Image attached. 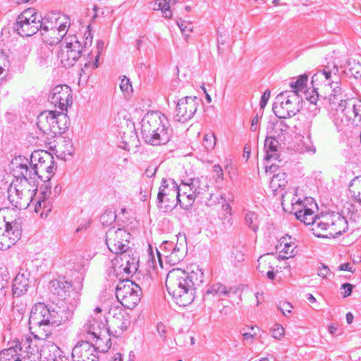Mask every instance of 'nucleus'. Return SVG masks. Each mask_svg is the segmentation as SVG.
<instances>
[{
  "label": "nucleus",
  "instance_id": "obj_1",
  "mask_svg": "<svg viewBox=\"0 0 361 361\" xmlns=\"http://www.w3.org/2000/svg\"><path fill=\"white\" fill-rule=\"evenodd\" d=\"M338 80V68L335 64L325 66L312 75V85L314 94L308 98L311 103L309 108H313L314 111L312 116L317 115V102L323 99L329 102L331 109L336 111L338 116L341 118V122L346 125L350 122L355 126L361 125V100L348 97Z\"/></svg>",
  "mask_w": 361,
  "mask_h": 361
},
{
  "label": "nucleus",
  "instance_id": "obj_2",
  "mask_svg": "<svg viewBox=\"0 0 361 361\" xmlns=\"http://www.w3.org/2000/svg\"><path fill=\"white\" fill-rule=\"evenodd\" d=\"M75 304L67 302H63L61 305L36 303L32 307L29 318L30 329L34 331L32 334L35 338L44 340L51 334L52 326L70 321L73 318Z\"/></svg>",
  "mask_w": 361,
  "mask_h": 361
},
{
  "label": "nucleus",
  "instance_id": "obj_3",
  "mask_svg": "<svg viewBox=\"0 0 361 361\" xmlns=\"http://www.w3.org/2000/svg\"><path fill=\"white\" fill-rule=\"evenodd\" d=\"M202 269L186 272L181 269H173L166 279V287L176 304L185 307L195 298V290L203 282Z\"/></svg>",
  "mask_w": 361,
  "mask_h": 361
},
{
  "label": "nucleus",
  "instance_id": "obj_4",
  "mask_svg": "<svg viewBox=\"0 0 361 361\" xmlns=\"http://www.w3.org/2000/svg\"><path fill=\"white\" fill-rule=\"evenodd\" d=\"M298 220L306 225H312L314 234L319 238H335L348 229V221L345 218L334 212L317 216L312 209L304 207L303 212H299Z\"/></svg>",
  "mask_w": 361,
  "mask_h": 361
},
{
  "label": "nucleus",
  "instance_id": "obj_5",
  "mask_svg": "<svg viewBox=\"0 0 361 361\" xmlns=\"http://www.w3.org/2000/svg\"><path fill=\"white\" fill-rule=\"evenodd\" d=\"M83 56L86 61L80 69V76L89 75L90 72L98 68L99 51L95 56L92 52H86L82 47V42L75 35H68L64 41L61 42V50L58 54V59L64 67L73 66L78 59Z\"/></svg>",
  "mask_w": 361,
  "mask_h": 361
},
{
  "label": "nucleus",
  "instance_id": "obj_6",
  "mask_svg": "<svg viewBox=\"0 0 361 361\" xmlns=\"http://www.w3.org/2000/svg\"><path fill=\"white\" fill-rule=\"evenodd\" d=\"M167 119L157 112L147 114L141 121V135L145 142L157 146L166 144L171 137Z\"/></svg>",
  "mask_w": 361,
  "mask_h": 361
},
{
  "label": "nucleus",
  "instance_id": "obj_7",
  "mask_svg": "<svg viewBox=\"0 0 361 361\" xmlns=\"http://www.w3.org/2000/svg\"><path fill=\"white\" fill-rule=\"evenodd\" d=\"M13 171L16 180H13L8 188V199L10 203L19 209L28 206L30 197V179L27 178V169L25 165H13Z\"/></svg>",
  "mask_w": 361,
  "mask_h": 361
},
{
  "label": "nucleus",
  "instance_id": "obj_8",
  "mask_svg": "<svg viewBox=\"0 0 361 361\" xmlns=\"http://www.w3.org/2000/svg\"><path fill=\"white\" fill-rule=\"evenodd\" d=\"M38 128L44 133H52L55 135L66 132L70 122L66 114L54 111H44L37 117Z\"/></svg>",
  "mask_w": 361,
  "mask_h": 361
},
{
  "label": "nucleus",
  "instance_id": "obj_9",
  "mask_svg": "<svg viewBox=\"0 0 361 361\" xmlns=\"http://www.w3.org/2000/svg\"><path fill=\"white\" fill-rule=\"evenodd\" d=\"M44 18L35 8L24 10L13 25L14 30L22 37H30L41 30Z\"/></svg>",
  "mask_w": 361,
  "mask_h": 361
},
{
  "label": "nucleus",
  "instance_id": "obj_10",
  "mask_svg": "<svg viewBox=\"0 0 361 361\" xmlns=\"http://www.w3.org/2000/svg\"><path fill=\"white\" fill-rule=\"evenodd\" d=\"M301 102L302 99L295 92H281L275 98L272 109L279 118H290L300 111Z\"/></svg>",
  "mask_w": 361,
  "mask_h": 361
},
{
  "label": "nucleus",
  "instance_id": "obj_11",
  "mask_svg": "<svg viewBox=\"0 0 361 361\" xmlns=\"http://www.w3.org/2000/svg\"><path fill=\"white\" fill-rule=\"evenodd\" d=\"M60 18L56 19L55 22L50 20L49 18L44 17L41 28V34L43 41L50 45H55L61 41H64L67 37L68 28L70 26V20L64 17L59 23Z\"/></svg>",
  "mask_w": 361,
  "mask_h": 361
},
{
  "label": "nucleus",
  "instance_id": "obj_12",
  "mask_svg": "<svg viewBox=\"0 0 361 361\" xmlns=\"http://www.w3.org/2000/svg\"><path fill=\"white\" fill-rule=\"evenodd\" d=\"M183 181V191H187L188 188L191 192L185 195V204H181V207L185 210L189 209L193 204L195 199H210L211 194L208 192L209 181L207 177L200 176L190 178L188 181Z\"/></svg>",
  "mask_w": 361,
  "mask_h": 361
},
{
  "label": "nucleus",
  "instance_id": "obj_13",
  "mask_svg": "<svg viewBox=\"0 0 361 361\" xmlns=\"http://www.w3.org/2000/svg\"><path fill=\"white\" fill-rule=\"evenodd\" d=\"M141 288L129 279L120 281L116 288V296L121 305L128 308L133 309L141 299Z\"/></svg>",
  "mask_w": 361,
  "mask_h": 361
},
{
  "label": "nucleus",
  "instance_id": "obj_14",
  "mask_svg": "<svg viewBox=\"0 0 361 361\" xmlns=\"http://www.w3.org/2000/svg\"><path fill=\"white\" fill-rule=\"evenodd\" d=\"M130 233L123 228L111 227L106 232V244L109 250L117 255L129 250Z\"/></svg>",
  "mask_w": 361,
  "mask_h": 361
},
{
  "label": "nucleus",
  "instance_id": "obj_15",
  "mask_svg": "<svg viewBox=\"0 0 361 361\" xmlns=\"http://www.w3.org/2000/svg\"><path fill=\"white\" fill-rule=\"evenodd\" d=\"M114 272L116 275L122 274V276H126V279L135 274L138 269L139 259L137 255L131 250H128L125 252L119 253L115 259Z\"/></svg>",
  "mask_w": 361,
  "mask_h": 361
},
{
  "label": "nucleus",
  "instance_id": "obj_16",
  "mask_svg": "<svg viewBox=\"0 0 361 361\" xmlns=\"http://www.w3.org/2000/svg\"><path fill=\"white\" fill-rule=\"evenodd\" d=\"M28 164H30V162L27 159H23L20 157H19L18 159H16L15 161L12 162L13 165H25L28 171L27 178L30 180H34L36 176H37L40 180L45 178L47 180H50L56 170V166L54 159L52 163L50 162L47 164L44 162L43 164H34V166L31 167H29Z\"/></svg>",
  "mask_w": 361,
  "mask_h": 361
},
{
  "label": "nucleus",
  "instance_id": "obj_17",
  "mask_svg": "<svg viewBox=\"0 0 361 361\" xmlns=\"http://www.w3.org/2000/svg\"><path fill=\"white\" fill-rule=\"evenodd\" d=\"M49 290L51 293L58 297L63 302L69 304L76 303L77 293L71 282L63 279H54L49 283Z\"/></svg>",
  "mask_w": 361,
  "mask_h": 361
},
{
  "label": "nucleus",
  "instance_id": "obj_18",
  "mask_svg": "<svg viewBox=\"0 0 361 361\" xmlns=\"http://www.w3.org/2000/svg\"><path fill=\"white\" fill-rule=\"evenodd\" d=\"M23 220L17 218L5 224L4 232L0 233V250H7L21 237Z\"/></svg>",
  "mask_w": 361,
  "mask_h": 361
},
{
  "label": "nucleus",
  "instance_id": "obj_19",
  "mask_svg": "<svg viewBox=\"0 0 361 361\" xmlns=\"http://www.w3.org/2000/svg\"><path fill=\"white\" fill-rule=\"evenodd\" d=\"M197 97L185 96L176 102L174 118L176 121L185 123L190 120L197 111L198 106Z\"/></svg>",
  "mask_w": 361,
  "mask_h": 361
},
{
  "label": "nucleus",
  "instance_id": "obj_20",
  "mask_svg": "<svg viewBox=\"0 0 361 361\" xmlns=\"http://www.w3.org/2000/svg\"><path fill=\"white\" fill-rule=\"evenodd\" d=\"M49 100L55 107L66 111L73 102L72 90L67 85H56L51 90Z\"/></svg>",
  "mask_w": 361,
  "mask_h": 361
},
{
  "label": "nucleus",
  "instance_id": "obj_21",
  "mask_svg": "<svg viewBox=\"0 0 361 361\" xmlns=\"http://www.w3.org/2000/svg\"><path fill=\"white\" fill-rule=\"evenodd\" d=\"M94 345L90 341H81L72 350V359L73 361H97L98 356Z\"/></svg>",
  "mask_w": 361,
  "mask_h": 361
},
{
  "label": "nucleus",
  "instance_id": "obj_22",
  "mask_svg": "<svg viewBox=\"0 0 361 361\" xmlns=\"http://www.w3.org/2000/svg\"><path fill=\"white\" fill-rule=\"evenodd\" d=\"M99 319V317H92L84 325L85 330L92 339L97 340L104 336L105 334L110 336V330L106 327L107 320L103 319L98 321Z\"/></svg>",
  "mask_w": 361,
  "mask_h": 361
},
{
  "label": "nucleus",
  "instance_id": "obj_23",
  "mask_svg": "<svg viewBox=\"0 0 361 361\" xmlns=\"http://www.w3.org/2000/svg\"><path fill=\"white\" fill-rule=\"evenodd\" d=\"M30 272L27 269L20 268L13 281L12 293L13 298H18L27 293L30 283Z\"/></svg>",
  "mask_w": 361,
  "mask_h": 361
},
{
  "label": "nucleus",
  "instance_id": "obj_24",
  "mask_svg": "<svg viewBox=\"0 0 361 361\" xmlns=\"http://www.w3.org/2000/svg\"><path fill=\"white\" fill-rule=\"evenodd\" d=\"M41 361H68V357L57 345L46 342L40 350Z\"/></svg>",
  "mask_w": 361,
  "mask_h": 361
},
{
  "label": "nucleus",
  "instance_id": "obj_25",
  "mask_svg": "<svg viewBox=\"0 0 361 361\" xmlns=\"http://www.w3.org/2000/svg\"><path fill=\"white\" fill-rule=\"evenodd\" d=\"M173 192L175 193L176 197H185L187 191H183V181L181 182L180 185H178V183L172 178H162L157 195L159 202H162L163 197L168 194L171 195Z\"/></svg>",
  "mask_w": 361,
  "mask_h": 361
},
{
  "label": "nucleus",
  "instance_id": "obj_26",
  "mask_svg": "<svg viewBox=\"0 0 361 361\" xmlns=\"http://www.w3.org/2000/svg\"><path fill=\"white\" fill-rule=\"evenodd\" d=\"M177 243L175 248L170 253H164V257H166L168 262L171 264H176L182 261L186 254L187 243L185 235L179 233L177 236Z\"/></svg>",
  "mask_w": 361,
  "mask_h": 361
},
{
  "label": "nucleus",
  "instance_id": "obj_27",
  "mask_svg": "<svg viewBox=\"0 0 361 361\" xmlns=\"http://www.w3.org/2000/svg\"><path fill=\"white\" fill-rule=\"evenodd\" d=\"M283 132V129L281 128H278L276 126L274 128V133L270 136H267L264 140V148L266 153V156L264 157L265 160L269 161L270 159H277L279 158L278 154V148L279 145V141L275 138V136H280V134L278 133Z\"/></svg>",
  "mask_w": 361,
  "mask_h": 361
},
{
  "label": "nucleus",
  "instance_id": "obj_28",
  "mask_svg": "<svg viewBox=\"0 0 361 361\" xmlns=\"http://www.w3.org/2000/svg\"><path fill=\"white\" fill-rule=\"evenodd\" d=\"M238 293V288L235 287H226L221 283H216L211 285L204 295V299L209 294H212L219 298L229 296L230 294L235 295Z\"/></svg>",
  "mask_w": 361,
  "mask_h": 361
},
{
  "label": "nucleus",
  "instance_id": "obj_29",
  "mask_svg": "<svg viewBox=\"0 0 361 361\" xmlns=\"http://www.w3.org/2000/svg\"><path fill=\"white\" fill-rule=\"evenodd\" d=\"M111 323L121 331L118 334L117 331H115V334H114V336L118 337L121 333L126 330L130 324L129 315L119 310L117 313L114 314Z\"/></svg>",
  "mask_w": 361,
  "mask_h": 361
},
{
  "label": "nucleus",
  "instance_id": "obj_30",
  "mask_svg": "<svg viewBox=\"0 0 361 361\" xmlns=\"http://www.w3.org/2000/svg\"><path fill=\"white\" fill-rule=\"evenodd\" d=\"M180 197H176L175 193L173 192L172 194H168L163 197L162 202H159L157 198V204L159 209H161L164 212L171 211L178 202L180 205L185 204L183 202L180 198Z\"/></svg>",
  "mask_w": 361,
  "mask_h": 361
},
{
  "label": "nucleus",
  "instance_id": "obj_31",
  "mask_svg": "<svg viewBox=\"0 0 361 361\" xmlns=\"http://www.w3.org/2000/svg\"><path fill=\"white\" fill-rule=\"evenodd\" d=\"M244 223L246 226L254 233H257L259 230L260 224L259 216L257 213L245 209L243 211Z\"/></svg>",
  "mask_w": 361,
  "mask_h": 361
},
{
  "label": "nucleus",
  "instance_id": "obj_32",
  "mask_svg": "<svg viewBox=\"0 0 361 361\" xmlns=\"http://www.w3.org/2000/svg\"><path fill=\"white\" fill-rule=\"evenodd\" d=\"M44 162L52 163L53 156L46 151H35L30 155V166H34V164H43Z\"/></svg>",
  "mask_w": 361,
  "mask_h": 361
},
{
  "label": "nucleus",
  "instance_id": "obj_33",
  "mask_svg": "<svg viewBox=\"0 0 361 361\" xmlns=\"http://www.w3.org/2000/svg\"><path fill=\"white\" fill-rule=\"evenodd\" d=\"M43 181V183L40 186V190H41V195L42 200H39L36 204H35V211L37 212L38 208L41 207L42 204H43L44 211L47 208L46 207V199L49 197V195L51 194V183L50 180H47V179L43 178V180H41Z\"/></svg>",
  "mask_w": 361,
  "mask_h": 361
},
{
  "label": "nucleus",
  "instance_id": "obj_34",
  "mask_svg": "<svg viewBox=\"0 0 361 361\" xmlns=\"http://www.w3.org/2000/svg\"><path fill=\"white\" fill-rule=\"evenodd\" d=\"M273 261H274V257L273 255L269 253L266 254L264 255L260 256L257 260L258 266L257 269L264 276V272L268 269H271L274 267Z\"/></svg>",
  "mask_w": 361,
  "mask_h": 361
},
{
  "label": "nucleus",
  "instance_id": "obj_35",
  "mask_svg": "<svg viewBox=\"0 0 361 361\" xmlns=\"http://www.w3.org/2000/svg\"><path fill=\"white\" fill-rule=\"evenodd\" d=\"M283 244V247L280 252V255L279 257L281 259H288L290 257H293L295 255V247L293 246L291 243L286 242V238H283L280 242V247H282Z\"/></svg>",
  "mask_w": 361,
  "mask_h": 361
},
{
  "label": "nucleus",
  "instance_id": "obj_36",
  "mask_svg": "<svg viewBox=\"0 0 361 361\" xmlns=\"http://www.w3.org/2000/svg\"><path fill=\"white\" fill-rule=\"evenodd\" d=\"M0 361H21V357L17 349L9 348L0 351Z\"/></svg>",
  "mask_w": 361,
  "mask_h": 361
},
{
  "label": "nucleus",
  "instance_id": "obj_37",
  "mask_svg": "<svg viewBox=\"0 0 361 361\" xmlns=\"http://www.w3.org/2000/svg\"><path fill=\"white\" fill-rule=\"evenodd\" d=\"M307 80L308 75L307 74L300 75L295 82H290V85L293 91H290L289 92H295L298 94L299 92H305L307 87Z\"/></svg>",
  "mask_w": 361,
  "mask_h": 361
},
{
  "label": "nucleus",
  "instance_id": "obj_38",
  "mask_svg": "<svg viewBox=\"0 0 361 361\" xmlns=\"http://www.w3.org/2000/svg\"><path fill=\"white\" fill-rule=\"evenodd\" d=\"M346 70L355 78H361V63L350 59L346 63Z\"/></svg>",
  "mask_w": 361,
  "mask_h": 361
},
{
  "label": "nucleus",
  "instance_id": "obj_39",
  "mask_svg": "<svg viewBox=\"0 0 361 361\" xmlns=\"http://www.w3.org/2000/svg\"><path fill=\"white\" fill-rule=\"evenodd\" d=\"M286 174L285 173H279L273 176L271 180V187L277 190L279 188H283L287 184Z\"/></svg>",
  "mask_w": 361,
  "mask_h": 361
},
{
  "label": "nucleus",
  "instance_id": "obj_40",
  "mask_svg": "<svg viewBox=\"0 0 361 361\" xmlns=\"http://www.w3.org/2000/svg\"><path fill=\"white\" fill-rule=\"evenodd\" d=\"M116 215L115 212L112 210H106L100 216L99 221L103 226H110L116 220Z\"/></svg>",
  "mask_w": 361,
  "mask_h": 361
},
{
  "label": "nucleus",
  "instance_id": "obj_41",
  "mask_svg": "<svg viewBox=\"0 0 361 361\" xmlns=\"http://www.w3.org/2000/svg\"><path fill=\"white\" fill-rule=\"evenodd\" d=\"M216 137L213 133L206 134L203 138V146L207 151H211L214 149L216 145Z\"/></svg>",
  "mask_w": 361,
  "mask_h": 361
},
{
  "label": "nucleus",
  "instance_id": "obj_42",
  "mask_svg": "<svg viewBox=\"0 0 361 361\" xmlns=\"http://www.w3.org/2000/svg\"><path fill=\"white\" fill-rule=\"evenodd\" d=\"M177 25L180 29L182 33L185 36V39H187L189 33L191 32L193 30L192 24L190 22H186L182 19H179L177 20Z\"/></svg>",
  "mask_w": 361,
  "mask_h": 361
},
{
  "label": "nucleus",
  "instance_id": "obj_43",
  "mask_svg": "<svg viewBox=\"0 0 361 361\" xmlns=\"http://www.w3.org/2000/svg\"><path fill=\"white\" fill-rule=\"evenodd\" d=\"M102 342V337L95 341V344L94 345L97 351L101 353L107 352L111 346V341L110 338H108L104 344V345H101Z\"/></svg>",
  "mask_w": 361,
  "mask_h": 361
},
{
  "label": "nucleus",
  "instance_id": "obj_44",
  "mask_svg": "<svg viewBox=\"0 0 361 361\" xmlns=\"http://www.w3.org/2000/svg\"><path fill=\"white\" fill-rule=\"evenodd\" d=\"M23 348H25L27 350V353L31 354L38 351L36 345L32 346V339L30 337H27L25 340L23 339L20 343V349L21 350Z\"/></svg>",
  "mask_w": 361,
  "mask_h": 361
},
{
  "label": "nucleus",
  "instance_id": "obj_45",
  "mask_svg": "<svg viewBox=\"0 0 361 361\" xmlns=\"http://www.w3.org/2000/svg\"><path fill=\"white\" fill-rule=\"evenodd\" d=\"M214 177L215 181L217 183H222L224 180V171L221 166L219 164H216L213 166Z\"/></svg>",
  "mask_w": 361,
  "mask_h": 361
},
{
  "label": "nucleus",
  "instance_id": "obj_46",
  "mask_svg": "<svg viewBox=\"0 0 361 361\" xmlns=\"http://www.w3.org/2000/svg\"><path fill=\"white\" fill-rule=\"evenodd\" d=\"M90 25H88L87 30L84 34L85 42L82 44L83 49H86V52H90L88 48L91 47L92 43V35L90 30Z\"/></svg>",
  "mask_w": 361,
  "mask_h": 361
},
{
  "label": "nucleus",
  "instance_id": "obj_47",
  "mask_svg": "<svg viewBox=\"0 0 361 361\" xmlns=\"http://www.w3.org/2000/svg\"><path fill=\"white\" fill-rule=\"evenodd\" d=\"M304 207H307L304 205L300 200H297L295 202H292V212L294 213L296 218L298 219L299 212H303Z\"/></svg>",
  "mask_w": 361,
  "mask_h": 361
},
{
  "label": "nucleus",
  "instance_id": "obj_48",
  "mask_svg": "<svg viewBox=\"0 0 361 361\" xmlns=\"http://www.w3.org/2000/svg\"><path fill=\"white\" fill-rule=\"evenodd\" d=\"M121 90L123 92H129L133 91L132 85L130 80L126 77L123 76L120 83Z\"/></svg>",
  "mask_w": 361,
  "mask_h": 361
},
{
  "label": "nucleus",
  "instance_id": "obj_49",
  "mask_svg": "<svg viewBox=\"0 0 361 361\" xmlns=\"http://www.w3.org/2000/svg\"><path fill=\"white\" fill-rule=\"evenodd\" d=\"M284 334V329L280 324H275L271 330V336L277 339L280 340Z\"/></svg>",
  "mask_w": 361,
  "mask_h": 361
},
{
  "label": "nucleus",
  "instance_id": "obj_50",
  "mask_svg": "<svg viewBox=\"0 0 361 361\" xmlns=\"http://www.w3.org/2000/svg\"><path fill=\"white\" fill-rule=\"evenodd\" d=\"M176 244L172 241H164L159 248L164 253H170L173 251V248H175Z\"/></svg>",
  "mask_w": 361,
  "mask_h": 361
},
{
  "label": "nucleus",
  "instance_id": "obj_51",
  "mask_svg": "<svg viewBox=\"0 0 361 361\" xmlns=\"http://www.w3.org/2000/svg\"><path fill=\"white\" fill-rule=\"evenodd\" d=\"M222 209L225 212V218L224 220H227V222L229 225H231V205L226 202L222 204Z\"/></svg>",
  "mask_w": 361,
  "mask_h": 361
},
{
  "label": "nucleus",
  "instance_id": "obj_52",
  "mask_svg": "<svg viewBox=\"0 0 361 361\" xmlns=\"http://www.w3.org/2000/svg\"><path fill=\"white\" fill-rule=\"evenodd\" d=\"M171 93L170 94V96H172L173 93L180 92L181 90L184 87V86L180 85V82L179 79H176L171 81Z\"/></svg>",
  "mask_w": 361,
  "mask_h": 361
},
{
  "label": "nucleus",
  "instance_id": "obj_53",
  "mask_svg": "<svg viewBox=\"0 0 361 361\" xmlns=\"http://www.w3.org/2000/svg\"><path fill=\"white\" fill-rule=\"evenodd\" d=\"M349 187H354L357 190V195L361 191V176H355L351 180Z\"/></svg>",
  "mask_w": 361,
  "mask_h": 361
},
{
  "label": "nucleus",
  "instance_id": "obj_54",
  "mask_svg": "<svg viewBox=\"0 0 361 361\" xmlns=\"http://www.w3.org/2000/svg\"><path fill=\"white\" fill-rule=\"evenodd\" d=\"M353 287H354V286L349 283H343L341 286V290H343V292H342L343 298L348 297L351 295Z\"/></svg>",
  "mask_w": 361,
  "mask_h": 361
},
{
  "label": "nucleus",
  "instance_id": "obj_55",
  "mask_svg": "<svg viewBox=\"0 0 361 361\" xmlns=\"http://www.w3.org/2000/svg\"><path fill=\"white\" fill-rule=\"evenodd\" d=\"M158 169V166L155 164H150L145 170V174L147 177H153Z\"/></svg>",
  "mask_w": 361,
  "mask_h": 361
},
{
  "label": "nucleus",
  "instance_id": "obj_56",
  "mask_svg": "<svg viewBox=\"0 0 361 361\" xmlns=\"http://www.w3.org/2000/svg\"><path fill=\"white\" fill-rule=\"evenodd\" d=\"M3 66V68H8L9 61L8 56L3 51L0 52V68Z\"/></svg>",
  "mask_w": 361,
  "mask_h": 361
},
{
  "label": "nucleus",
  "instance_id": "obj_57",
  "mask_svg": "<svg viewBox=\"0 0 361 361\" xmlns=\"http://www.w3.org/2000/svg\"><path fill=\"white\" fill-rule=\"evenodd\" d=\"M269 97H270V91L269 90H266L261 97V100H260V103H259L260 108L262 109L266 106Z\"/></svg>",
  "mask_w": 361,
  "mask_h": 361
},
{
  "label": "nucleus",
  "instance_id": "obj_58",
  "mask_svg": "<svg viewBox=\"0 0 361 361\" xmlns=\"http://www.w3.org/2000/svg\"><path fill=\"white\" fill-rule=\"evenodd\" d=\"M279 308L284 315H286V312L291 313L293 306L289 302H283L280 303Z\"/></svg>",
  "mask_w": 361,
  "mask_h": 361
},
{
  "label": "nucleus",
  "instance_id": "obj_59",
  "mask_svg": "<svg viewBox=\"0 0 361 361\" xmlns=\"http://www.w3.org/2000/svg\"><path fill=\"white\" fill-rule=\"evenodd\" d=\"M329 273V268L324 264L317 269V274L322 278H326Z\"/></svg>",
  "mask_w": 361,
  "mask_h": 361
},
{
  "label": "nucleus",
  "instance_id": "obj_60",
  "mask_svg": "<svg viewBox=\"0 0 361 361\" xmlns=\"http://www.w3.org/2000/svg\"><path fill=\"white\" fill-rule=\"evenodd\" d=\"M169 4L170 3L166 1V5L163 6V8L161 11L163 13V16L166 18H171L172 17V12L170 10Z\"/></svg>",
  "mask_w": 361,
  "mask_h": 361
},
{
  "label": "nucleus",
  "instance_id": "obj_61",
  "mask_svg": "<svg viewBox=\"0 0 361 361\" xmlns=\"http://www.w3.org/2000/svg\"><path fill=\"white\" fill-rule=\"evenodd\" d=\"M261 118H262V116H259L258 114H257L255 117L252 118V121H251V126H250V130L252 131L257 130V125H258Z\"/></svg>",
  "mask_w": 361,
  "mask_h": 361
},
{
  "label": "nucleus",
  "instance_id": "obj_62",
  "mask_svg": "<svg viewBox=\"0 0 361 361\" xmlns=\"http://www.w3.org/2000/svg\"><path fill=\"white\" fill-rule=\"evenodd\" d=\"M135 139H136V135L135 134H133V135L130 136V140L123 138V142L124 144V146H123V148L125 150H129L130 145L131 144V142H134L135 140Z\"/></svg>",
  "mask_w": 361,
  "mask_h": 361
},
{
  "label": "nucleus",
  "instance_id": "obj_63",
  "mask_svg": "<svg viewBox=\"0 0 361 361\" xmlns=\"http://www.w3.org/2000/svg\"><path fill=\"white\" fill-rule=\"evenodd\" d=\"M166 5V0H156L154 3L153 10L154 11H161L163 6Z\"/></svg>",
  "mask_w": 361,
  "mask_h": 361
},
{
  "label": "nucleus",
  "instance_id": "obj_64",
  "mask_svg": "<svg viewBox=\"0 0 361 361\" xmlns=\"http://www.w3.org/2000/svg\"><path fill=\"white\" fill-rule=\"evenodd\" d=\"M338 269L340 271H348L351 273H354L355 269L353 268V267L350 265V263H344V264H341L339 267H338Z\"/></svg>",
  "mask_w": 361,
  "mask_h": 361
}]
</instances>
